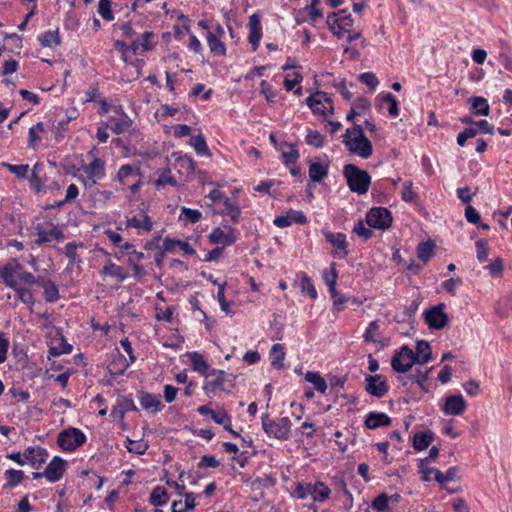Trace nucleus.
<instances>
[{
    "label": "nucleus",
    "instance_id": "obj_1",
    "mask_svg": "<svg viewBox=\"0 0 512 512\" xmlns=\"http://www.w3.org/2000/svg\"><path fill=\"white\" fill-rule=\"evenodd\" d=\"M343 143L346 148L363 159L369 158L373 153L370 140L364 135L363 128L355 124L353 129H347L343 135Z\"/></svg>",
    "mask_w": 512,
    "mask_h": 512
},
{
    "label": "nucleus",
    "instance_id": "obj_2",
    "mask_svg": "<svg viewBox=\"0 0 512 512\" xmlns=\"http://www.w3.org/2000/svg\"><path fill=\"white\" fill-rule=\"evenodd\" d=\"M236 376L223 370L212 369L205 377L203 389L208 396L218 391L231 393L235 387Z\"/></svg>",
    "mask_w": 512,
    "mask_h": 512
},
{
    "label": "nucleus",
    "instance_id": "obj_3",
    "mask_svg": "<svg viewBox=\"0 0 512 512\" xmlns=\"http://www.w3.org/2000/svg\"><path fill=\"white\" fill-rule=\"evenodd\" d=\"M343 175L352 192L365 194L371 184V176L366 170L360 169L355 164H346L343 167Z\"/></svg>",
    "mask_w": 512,
    "mask_h": 512
},
{
    "label": "nucleus",
    "instance_id": "obj_4",
    "mask_svg": "<svg viewBox=\"0 0 512 512\" xmlns=\"http://www.w3.org/2000/svg\"><path fill=\"white\" fill-rule=\"evenodd\" d=\"M430 360V354H425L421 359H419V355L414 354V352L408 346L404 345L392 357L391 366L396 372L406 373L415 363L426 364Z\"/></svg>",
    "mask_w": 512,
    "mask_h": 512
},
{
    "label": "nucleus",
    "instance_id": "obj_5",
    "mask_svg": "<svg viewBox=\"0 0 512 512\" xmlns=\"http://www.w3.org/2000/svg\"><path fill=\"white\" fill-rule=\"evenodd\" d=\"M261 420L262 428L267 435L278 440L288 439L291 430V421L288 417H282L275 421L268 414H263Z\"/></svg>",
    "mask_w": 512,
    "mask_h": 512
},
{
    "label": "nucleus",
    "instance_id": "obj_6",
    "mask_svg": "<svg viewBox=\"0 0 512 512\" xmlns=\"http://www.w3.org/2000/svg\"><path fill=\"white\" fill-rule=\"evenodd\" d=\"M86 442L85 434L78 428L69 427L62 430L57 437V444L64 451H74Z\"/></svg>",
    "mask_w": 512,
    "mask_h": 512
},
{
    "label": "nucleus",
    "instance_id": "obj_7",
    "mask_svg": "<svg viewBox=\"0 0 512 512\" xmlns=\"http://www.w3.org/2000/svg\"><path fill=\"white\" fill-rule=\"evenodd\" d=\"M82 170L85 173L86 178L80 177L79 179L84 184L88 183L89 186L97 185L106 177V163L99 157H93L89 164L83 165Z\"/></svg>",
    "mask_w": 512,
    "mask_h": 512
},
{
    "label": "nucleus",
    "instance_id": "obj_8",
    "mask_svg": "<svg viewBox=\"0 0 512 512\" xmlns=\"http://www.w3.org/2000/svg\"><path fill=\"white\" fill-rule=\"evenodd\" d=\"M391 211L386 207H372L366 214V223L374 229L385 231L392 225Z\"/></svg>",
    "mask_w": 512,
    "mask_h": 512
},
{
    "label": "nucleus",
    "instance_id": "obj_9",
    "mask_svg": "<svg viewBox=\"0 0 512 512\" xmlns=\"http://www.w3.org/2000/svg\"><path fill=\"white\" fill-rule=\"evenodd\" d=\"M36 235L38 238L34 241L37 246L53 240L62 241L65 238L63 231L54 224L51 220L46 221L44 224L38 223L35 226Z\"/></svg>",
    "mask_w": 512,
    "mask_h": 512
},
{
    "label": "nucleus",
    "instance_id": "obj_10",
    "mask_svg": "<svg viewBox=\"0 0 512 512\" xmlns=\"http://www.w3.org/2000/svg\"><path fill=\"white\" fill-rule=\"evenodd\" d=\"M115 116H110L107 120L106 127H109L115 134L126 132L133 124L130 117L124 112L121 105L113 107Z\"/></svg>",
    "mask_w": 512,
    "mask_h": 512
},
{
    "label": "nucleus",
    "instance_id": "obj_11",
    "mask_svg": "<svg viewBox=\"0 0 512 512\" xmlns=\"http://www.w3.org/2000/svg\"><path fill=\"white\" fill-rule=\"evenodd\" d=\"M226 228L227 232L220 227L213 228L208 236L209 242L213 245L223 247V249L233 245L236 242V236L234 234L235 229L231 226Z\"/></svg>",
    "mask_w": 512,
    "mask_h": 512
},
{
    "label": "nucleus",
    "instance_id": "obj_12",
    "mask_svg": "<svg viewBox=\"0 0 512 512\" xmlns=\"http://www.w3.org/2000/svg\"><path fill=\"white\" fill-rule=\"evenodd\" d=\"M388 384L382 375H368L365 378V390L377 398L383 397L388 392Z\"/></svg>",
    "mask_w": 512,
    "mask_h": 512
},
{
    "label": "nucleus",
    "instance_id": "obj_13",
    "mask_svg": "<svg viewBox=\"0 0 512 512\" xmlns=\"http://www.w3.org/2000/svg\"><path fill=\"white\" fill-rule=\"evenodd\" d=\"M322 233H323L325 240L330 245H332L333 247H335L336 249L339 250L338 256L340 258H345L348 256L349 243H348L347 237L344 233H341V232L335 233V232H331L329 230H323Z\"/></svg>",
    "mask_w": 512,
    "mask_h": 512
},
{
    "label": "nucleus",
    "instance_id": "obj_14",
    "mask_svg": "<svg viewBox=\"0 0 512 512\" xmlns=\"http://www.w3.org/2000/svg\"><path fill=\"white\" fill-rule=\"evenodd\" d=\"M65 466L66 462L62 458L55 456L50 461V463L47 465L45 470L43 471V474H45V478L51 482H57L59 481L64 473H65Z\"/></svg>",
    "mask_w": 512,
    "mask_h": 512
},
{
    "label": "nucleus",
    "instance_id": "obj_15",
    "mask_svg": "<svg viewBox=\"0 0 512 512\" xmlns=\"http://www.w3.org/2000/svg\"><path fill=\"white\" fill-rule=\"evenodd\" d=\"M25 461L28 462L33 468L39 469L44 464L48 457V452L42 447H27L23 452Z\"/></svg>",
    "mask_w": 512,
    "mask_h": 512
},
{
    "label": "nucleus",
    "instance_id": "obj_16",
    "mask_svg": "<svg viewBox=\"0 0 512 512\" xmlns=\"http://www.w3.org/2000/svg\"><path fill=\"white\" fill-rule=\"evenodd\" d=\"M466 409V401L462 395H451L445 400L442 408L445 415L456 416L462 414Z\"/></svg>",
    "mask_w": 512,
    "mask_h": 512
},
{
    "label": "nucleus",
    "instance_id": "obj_17",
    "mask_svg": "<svg viewBox=\"0 0 512 512\" xmlns=\"http://www.w3.org/2000/svg\"><path fill=\"white\" fill-rule=\"evenodd\" d=\"M262 37V27L260 16L256 13L249 17V36L248 41L251 44L253 51H256L259 47L260 40Z\"/></svg>",
    "mask_w": 512,
    "mask_h": 512
},
{
    "label": "nucleus",
    "instance_id": "obj_18",
    "mask_svg": "<svg viewBox=\"0 0 512 512\" xmlns=\"http://www.w3.org/2000/svg\"><path fill=\"white\" fill-rule=\"evenodd\" d=\"M38 288L43 289V298L46 302L55 303L59 300V288L54 281L43 277L38 280Z\"/></svg>",
    "mask_w": 512,
    "mask_h": 512
},
{
    "label": "nucleus",
    "instance_id": "obj_19",
    "mask_svg": "<svg viewBox=\"0 0 512 512\" xmlns=\"http://www.w3.org/2000/svg\"><path fill=\"white\" fill-rule=\"evenodd\" d=\"M44 172V164L37 162L31 171V174L27 177L30 182L31 188L39 193L45 189L47 178L42 175Z\"/></svg>",
    "mask_w": 512,
    "mask_h": 512
},
{
    "label": "nucleus",
    "instance_id": "obj_20",
    "mask_svg": "<svg viewBox=\"0 0 512 512\" xmlns=\"http://www.w3.org/2000/svg\"><path fill=\"white\" fill-rule=\"evenodd\" d=\"M391 418L383 412H369L364 421L367 429L375 430L391 424Z\"/></svg>",
    "mask_w": 512,
    "mask_h": 512
},
{
    "label": "nucleus",
    "instance_id": "obj_21",
    "mask_svg": "<svg viewBox=\"0 0 512 512\" xmlns=\"http://www.w3.org/2000/svg\"><path fill=\"white\" fill-rule=\"evenodd\" d=\"M20 268L21 266L16 260L5 264L1 268L0 277L3 279L7 286L16 289L17 282L15 279V274Z\"/></svg>",
    "mask_w": 512,
    "mask_h": 512
},
{
    "label": "nucleus",
    "instance_id": "obj_22",
    "mask_svg": "<svg viewBox=\"0 0 512 512\" xmlns=\"http://www.w3.org/2000/svg\"><path fill=\"white\" fill-rule=\"evenodd\" d=\"M129 367L126 357L117 352L107 366L109 373L113 376H122Z\"/></svg>",
    "mask_w": 512,
    "mask_h": 512
},
{
    "label": "nucleus",
    "instance_id": "obj_23",
    "mask_svg": "<svg viewBox=\"0 0 512 512\" xmlns=\"http://www.w3.org/2000/svg\"><path fill=\"white\" fill-rule=\"evenodd\" d=\"M101 274L103 276H109L112 278H115L119 282H123L128 278V273L126 270L115 263H113L111 260L107 261L105 265L103 266L101 270Z\"/></svg>",
    "mask_w": 512,
    "mask_h": 512
},
{
    "label": "nucleus",
    "instance_id": "obj_24",
    "mask_svg": "<svg viewBox=\"0 0 512 512\" xmlns=\"http://www.w3.org/2000/svg\"><path fill=\"white\" fill-rule=\"evenodd\" d=\"M309 162L308 173L311 182H321L328 175L329 163L312 162L311 160Z\"/></svg>",
    "mask_w": 512,
    "mask_h": 512
},
{
    "label": "nucleus",
    "instance_id": "obj_25",
    "mask_svg": "<svg viewBox=\"0 0 512 512\" xmlns=\"http://www.w3.org/2000/svg\"><path fill=\"white\" fill-rule=\"evenodd\" d=\"M140 175H141V172H140L139 166L125 164L119 168L114 180L118 181L121 185H127L128 179L130 177L140 176Z\"/></svg>",
    "mask_w": 512,
    "mask_h": 512
},
{
    "label": "nucleus",
    "instance_id": "obj_26",
    "mask_svg": "<svg viewBox=\"0 0 512 512\" xmlns=\"http://www.w3.org/2000/svg\"><path fill=\"white\" fill-rule=\"evenodd\" d=\"M140 404L145 410H151L152 412L160 411L163 404L160 401V396L153 395L151 393L142 392L139 397Z\"/></svg>",
    "mask_w": 512,
    "mask_h": 512
},
{
    "label": "nucleus",
    "instance_id": "obj_27",
    "mask_svg": "<svg viewBox=\"0 0 512 512\" xmlns=\"http://www.w3.org/2000/svg\"><path fill=\"white\" fill-rule=\"evenodd\" d=\"M468 102L471 104V111L474 115H489L490 106L486 98L481 96H471L468 99Z\"/></svg>",
    "mask_w": 512,
    "mask_h": 512
},
{
    "label": "nucleus",
    "instance_id": "obj_28",
    "mask_svg": "<svg viewBox=\"0 0 512 512\" xmlns=\"http://www.w3.org/2000/svg\"><path fill=\"white\" fill-rule=\"evenodd\" d=\"M433 439L434 433L432 431L417 432L413 436V447L417 451H423L429 447Z\"/></svg>",
    "mask_w": 512,
    "mask_h": 512
},
{
    "label": "nucleus",
    "instance_id": "obj_29",
    "mask_svg": "<svg viewBox=\"0 0 512 512\" xmlns=\"http://www.w3.org/2000/svg\"><path fill=\"white\" fill-rule=\"evenodd\" d=\"M71 351L72 345L66 341L63 335H60V337H56L52 340L49 355L60 356L65 353H70Z\"/></svg>",
    "mask_w": 512,
    "mask_h": 512
},
{
    "label": "nucleus",
    "instance_id": "obj_30",
    "mask_svg": "<svg viewBox=\"0 0 512 512\" xmlns=\"http://www.w3.org/2000/svg\"><path fill=\"white\" fill-rule=\"evenodd\" d=\"M206 40L212 54L216 56H224L226 54L225 44L220 40V38H217V35L214 32H207Z\"/></svg>",
    "mask_w": 512,
    "mask_h": 512
},
{
    "label": "nucleus",
    "instance_id": "obj_31",
    "mask_svg": "<svg viewBox=\"0 0 512 512\" xmlns=\"http://www.w3.org/2000/svg\"><path fill=\"white\" fill-rule=\"evenodd\" d=\"M188 357L190 359L193 370L199 372L200 374L206 377V375L208 374L209 365L207 361L204 359L203 355L194 351L189 353Z\"/></svg>",
    "mask_w": 512,
    "mask_h": 512
},
{
    "label": "nucleus",
    "instance_id": "obj_32",
    "mask_svg": "<svg viewBox=\"0 0 512 512\" xmlns=\"http://www.w3.org/2000/svg\"><path fill=\"white\" fill-rule=\"evenodd\" d=\"M223 206L224 209L221 210L220 214L223 216L230 217L233 223H237L241 214L239 205L237 203L232 202V200L227 197L224 198Z\"/></svg>",
    "mask_w": 512,
    "mask_h": 512
},
{
    "label": "nucleus",
    "instance_id": "obj_33",
    "mask_svg": "<svg viewBox=\"0 0 512 512\" xmlns=\"http://www.w3.org/2000/svg\"><path fill=\"white\" fill-rule=\"evenodd\" d=\"M364 341L367 343L379 344L381 348L385 346L383 338L379 332L377 322H370L364 333Z\"/></svg>",
    "mask_w": 512,
    "mask_h": 512
},
{
    "label": "nucleus",
    "instance_id": "obj_34",
    "mask_svg": "<svg viewBox=\"0 0 512 512\" xmlns=\"http://www.w3.org/2000/svg\"><path fill=\"white\" fill-rule=\"evenodd\" d=\"M445 304L439 303L424 310L423 320H449L447 313L444 312Z\"/></svg>",
    "mask_w": 512,
    "mask_h": 512
},
{
    "label": "nucleus",
    "instance_id": "obj_35",
    "mask_svg": "<svg viewBox=\"0 0 512 512\" xmlns=\"http://www.w3.org/2000/svg\"><path fill=\"white\" fill-rule=\"evenodd\" d=\"M168 500L169 494L162 486L154 487L149 497V502L155 507L165 505Z\"/></svg>",
    "mask_w": 512,
    "mask_h": 512
},
{
    "label": "nucleus",
    "instance_id": "obj_36",
    "mask_svg": "<svg viewBox=\"0 0 512 512\" xmlns=\"http://www.w3.org/2000/svg\"><path fill=\"white\" fill-rule=\"evenodd\" d=\"M269 356H270L271 365L275 369L283 368V366H284L283 361H284V358H285V351H284V348H283V346L281 344H279V343L274 344L271 347L270 355Z\"/></svg>",
    "mask_w": 512,
    "mask_h": 512
},
{
    "label": "nucleus",
    "instance_id": "obj_37",
    "mask_svg": "<svg viewBox=\"0 0 512 512\" xmlns=\"http://www.w3.org/2000/svg\"><path fill=\"white\" fill-rule=\"evenodd\" d=\"M154 185L157 190H160L166 185L176 186L177 181L172 175L170 168H165L159 171L158 178L155 180Z\"/></svg>",
    "mask_w": 512,
    "mask_h": 512
},
{
    "label": "nucleus",
    "instance_id": "obj_38",
    "mask_svg": "<svg viewBox=\"0 0 512 512\" xmlns=\"http://www.w3.org/2000/svg\"><path fill=\"white\" fill-rule=\"evenodd\" d=\"M38 41L43 47H53L60 44L59 32L56 30H48L38 36Z\"/></svg>",
    "mask_w": 512,
    "mask_h": 512
},
{
    "label": "nucleus",
    "instance_id": "obj_39",
    "mask_svg": "<svg viewBox=\"0 0 512 512\" xmlns=\"http://www.w3.org/2000/svg\"><path fill=\"white\" fill-rule=\"evenodd\" d=\"M327 18L330 20H337V24H342L347 29L351 28L354 24V19L347 9L332 12L327 16Z\"/></svg>",
    "mask_w": 512,
    "mask_h": 512
},
{
    "label": "nucleus",
    "instance_id": "obj_40",
    "mask_svg": "<svg viewBox=\"0 0 512 512\" xmlns=\"http://www.w3.org/2000/svg\"><path fill=\"white\" fill-rule=\"evenodd\" d=\"M305 380L309 383H311L314 388L320 392L325 393L327 390V383L325 379L318 373L313 371H308L305 374Z\"/></svg>",
    "mask_w": 512,
    "mask_h": 512
},
{
    "label": "nucleus",
    "instance_id": "obj_41",
    "mask_svg": "<svg viewBox=\"0 0 512 512\" xmlns=\"http://www.w3.org/2000/svg\"><path fill=\"white\" fill-rule=\"evenodd\" d=\"M6 484L5 488H14L19 485L25 478L22 470L8 469L4 473Z\"/></svg>",
    "mask_w": 512,
    "mask_h": 512
},
{
    "label": "nucleus",
    "instance_id": "obj_42",
    "mask_svg": "<svg viewBox=\"0 0 512 512\" xmlns=\"http://www.w3.org/2000/svg\"><path fill=\"white\" fill-rule=\"evenodd\" d=\"M189 144L194 148L198 155H210L206 139L202 134L191 136Z\"/></svg>",
    "mask_w": 512,
    "mask_h": 512
},
{
    "label": "nucleus",
    "instance_id": "obj_43",
    "mask_svg": "<svg viewBox=\"0 0 512 512\" xmlns=\"http://www.w3.org/2000/svg\"><path fill=\"white\" fill-rule=\"evenodd\" d=\"M378 98L381 103H387L388 106V114L391 117H397L399 115V103L394 95L391 93L379 94Z\"/></svg>",
    "mask_w": 512,
    "mask_h": 512
},
{
    "label": "nucleus",
    "instance_id": "obj_44",
    "mask_svg": "<svg viewBox=\"0 0 512 512\" xmlns=\"http://www.w3.org/2000/svg\"><path fill=\"white\" fill-rule=\"evenodd\" d=\"M300 289L303 294L308 295L311 299L317 298L315 286L306 273H302L300 276Z\"/></svg>",
    "mask_w": 512,
    "mask_h": 512
},
{
    "label": "nucleus",
    "instance_id": "obj_45",
    "mask_svg": "<svg viewBox=\"0 0 512 512\" xmlns=\"http://www.w3.org/2000/svg\"><path fill=\"white\" fill-rule=\"evenodd\" d=\"M434 247L435 245L431 240L421 242L417 247L418 258L423 262H427L434 254Z\"/></svg>",
    "mask_w": 512,
    "mask_h": 512
},
{
    "label": "nucleus",
    "instance_id": "obj_46",
    "mask_svg": "<svg viewBox=\"0 0 512 512\" xmlns=\"http://www.w3.org/2000/svg\"><path fill=\"white\" fill-rule=\"evenodd\" d=\"M127 227L143 229L144 231L149 232L152 230L153 224L148 215H144L143 220L134 216L127 219Z\"/></svg>",
    "mask_w": 512,
    "mask_h": 512
},
{
    "label": "nucleus",
    "instance_id": "obj_47",
    "mask_svg": "<svg viewBox=\"0 0 512 512\" xmlns=\"http://www.w3.org/2000/svg\"><path fill=\"white\" fill-rule=\"evenodd\" d=\"M489 275L493 278H500L503 276L504 261L501 257H496L490 264L484 266Z\"/></svg>",
    "mask_w": 512,
    "mask_h": 512
},
{
    "label": "nucleus",
    "instance_id": "obj_48",
    "mask_svg": "<svg viewBox=\"0 0 512 512\" xmlns=\"http://www.w3.org/2000/svg\"><path fill=\"white\" fill-rule=\"evenodd\" d=\"M321 0H311L310 5L304 8V12L308 14V21L315 23L318 19L323 17L322 9L318 8Z\"/></svg>",
    "mask_w": 512,
    "mask_h": 512
},
{
    "label": "nucleus",
    "instance_id": "obj_49",
    "mask_svg": "<svg viewBox=\"0 0 512 512\" xmlns=\"http://www.w3.org/2000/svg\"><path fill=\"white\" fill-rule=\"evenodd\" d=\"M331 493L330 488L325 485L323 482H316L314 484L313 495L312 498L314 501L323 502Z\"/></svg>",
    "mask_w": 512,
    "mask_h": 512
},
{
    "label": "nucleus",
    "instance_id": "obj_50",
    "mask_svg": "<svg viewBox=\"0 0 512 512\" xmlns=\"http://www.w3.org/2000/svg\"><path fill=\"white\" fill-rule=\"evenodd\" d=\"M44 132L43 122H38L33 125L28 132V147L35 148L37 143L41 140L39 133Z\"/></svg>",
    "mask_w": 512,
    "mask_h": 512
},
{
    "label": "nucleus",
    "instance_id": "obj_51",
    "mask_svg": "<svg viewBox=\"0 0 512 512\" xmlns=\"http://www.w3.org/2000/svg\"><path fill=\"white\" fill-rule=\"evenodd\" d=\"M305 141L315 148H322L325 145L324 136L317 130H308Z\"/></svg>",
    "mask_w": 512,
    "mask_h": 512
},
{
    "label": "nucleus",
    "instance_id": "obj_52",
    "mask_svg": "<svg viewBox=\"0 0 512 512\" xmlns=\"http://www.w3.org/2000/svg\"><path fill=\"white\" fill-rule=\"evenodd\" d=\"M6 167L12 174H14L19 179H26L28 177L29 165L28 164H10L4 162L2 164Z\"/></svg>",
    "mask_w": 512,
    "mask_h": 512
},
{
    "label": "nucleus",
    "instance_id": "obj_53",
    "mask_svg": "<svg viewBox=\"0 0 512 512\" xmlns=\"http://www.w3.org/2000/svg\"><path fill=\"white\" fill-rule=\"evenodd\" d=\"M475 247H476V257H477V260L480 263H483V262L487 261L488 260V256H489V252H490V248H489L487 240H485V239L478 240L475 243Z\"/></svg>",
    "mask_w": 512,
    "mask_h": 512
},
{
    "label": "nucleus",
    "instance_id": "obj_54",
    "mask_svg": "<svg viewBox=\"0 0 512 512\" xmlns=\"http://www.w3.org/2000/svg\"><path fill=\"white\" fill-rule=\"evenodd\" d=\"M361 83L367 85L371 92L375 91L379 85V80L373 72H364L358 75Z\"/></svg>",
    "mask_w": 512,
    "mask_h": 512
},
{
    "label": "nucleus",
    "instance_id": "obj_55",
    "mask_svg": "<svg viewBox=\"0 0 512 512\" xmlns=\"http://www.w3.org/2000/svg\"><path fill=\"white\" fill-rule=\"evenodd\" d=\"M181 216L185 222L195 224L200 221L202 214L199 210L182 207Z\"/></svg>",
    "mask_w": 512,
    "mask_h": 512
},
{
    "label": "nucleus",
    "instance_id": "obj_56",
    "mask_svg": "<svg viewBox=\"0 0 512 512\" xmlns=\"http://www.w3.org/2000/svg\"><path fill=\"white\" fill-rule=\"evenodd\" d=\"M148 447L149 445L143 440L135 441L130 439H128V445L126 446L127 450L130 453L138 455L144 454L147 451Z\"/></svg>",
    "mask_w": 512,
    "mask_h": 512
},
{
    "label": "nucleus",
    "instance_id": "obj_57",
    "mask_svg": "<svg viewBox=\"0 0 512 512\" xmlns=\"http://www.w3.org/2000/svg\"><path fill=\"white\" fill-rule=\"evenodd\" d=\"M98 13L101 15V17L104 20L112 21L114 19V15L111 10V1L110 0H99Z\"/></svg>",
    "mask_w": 512,
    "mask_h": 512
},
{
    "label": "nucleus",
    "instance_id": "obj_58",
    "mask_svg": "<svg viewBox=\"0 0 512 512\" xmlns=\"http://www.w3.org/2000/svg\"><path fill=\"white\" fill-rule=\"evenodd\" d=\"M306 103L314 114L325 115L322 99H318L316 96L310 95L307 97Z\"/></svg>",
    "mask_w": 512,
    "mask_h": 512
},
{
    "label": "nucleus",
    "instance_id": "obj_59",
    "mask_svg": "<svg viewBox=\"0 0 512 512\" xmlns=\"http://www.w3.org/2000/svg\"><path fill=\"white\" fill-rule=\"evenodd\" d=\"M155 38V34L152 31H145L141 34L140 40L141 49L143 52L150 51L154 48L152 40Z\"/></svg>",
    "mask_w": 512,
    "mask_h": 512
},
{
    "label": "nucleus",
    "instance_id": "obj_60",
    "mask_svg": "<svg viewBox=\"0 0 512 512\" xmlns=\"http://www.w3.org/2000/svg\"><path fill=\"white\" fill-rule=\"evenodd\" d=\"M389 496L386 493L378 495L371 503L372 508L375 511H384L388 508Z\"/></svg>",
    "mask_w": 512,
    "mask_h": 512
},
{
    "label": "nucleus",
    "instance_id": "obj_61",
    "mask_svg": "<svg viewBox=\"0 0 512 512\" xmlns=\"http://www.w3.org/2000/svg\"><path fill=\"white\" fill-rule=\"evenodd\" d=\"M412 186H413L412 181H406L403 185V191L401 193V198L406 203L413 202L417 197V194H416V192L413 191Z\"/></svg>",
    "mask_w": 512,
    "mask_h": 512
},
{
    "label": "nucleus",
    "instance_id": "obj_62",
    "mask_svg": "<svg viewBox=\"0 0 512 512\" xmlns=\"http://www.w3.org/2000/svg\"><path fill=\"white\" fill-rule=\"evenodd\" d=\"M328 29L335 35L337 38L343 37L345 33L348 32V29L342 24H337V20H330L327 18L326 20Z\"/></svg>",
    "mask_w": 512,
    "mask_h": 512
},
{
    "label": "nucleus",
    "instance_id": "obj_63",
    "mask_svg": "<svg viewBox=\"0 0 512 512\" xmlns=\"http://www.w3.org/2000/svg\"><path fill=\"white\" fill-rule=\"evenodd\" d=\"M338 278V273L335 268V263H332L331 270H324L323 272V279L325 283L327 284L328 288H332V286H336Z\"/></svg>",
    "mask_w": 512,
    "mask_h": 512
},
{
    "label": "nucleus",
    "instance_id": "obj_64",
    "mask_svg": "<svg viewBox=\"0 0 512 512\" xmlns=\"http://www.w3.org/2000/svg\"><path fill=\"white\" fill-rule=\"evenodd\" d=\"M371 107L370 101L365 97H358L352 107L358 116L365 114Z\"/></svg>",
    "mask_w": 512,
    "mask_h": 512
}]
</instances>
